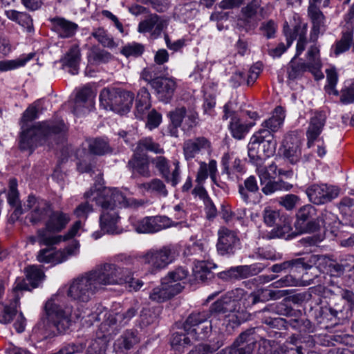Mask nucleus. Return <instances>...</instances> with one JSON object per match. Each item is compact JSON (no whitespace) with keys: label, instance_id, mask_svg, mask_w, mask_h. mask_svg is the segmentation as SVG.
I'll return each instance as SVG.
<instances>
[{"label":"nucleus","instance_id":"dca6fc26","mask_svg":"<svg viewBox=\"0 0 354 354\" xmlns=\"http://www.w3.org/2000/svg\"><path fill=\"white\" fill-rule=\"evenodd\" d=\"M178 223L172 221L165 216H146L133 223L138 233H155L162 230L176 226Z\"/></svg>","mask_w":354,"mask_h":354},{"label":"nucleus","instance_id":"b1692460","mask_svg":"<svg viewBox=\"0 0 354 354\" xmlns=\"http://www.w3.org/2000/svg\"><path fill=\"white\" fill-rule=\"evenodd\" d=\"M246 3V6L241 8V14L246 22H248L258 12L260 8L259 0H222L220 7L223 9H232Z\"/></svg>","mask_w":354,"mask_h":354},{"label":"nucleus","instance_id":"f03ea898","mask_svg":"<svg viewBox=\"0 0 354 354\" xmlns=\"http://www.w3.org/2000/svg\"><path fill=\"white\" fill-rule=\"evenodd\" d=\"M127 272V270L108 261L102 263L72 280L67 289V296L77 303H87L106 286L124 283Z\"/></svg>","mask_w":354,"mask_h":354},{"label":"nucleus","instance_id":"69168bd1","mask_svg":"<svg viewBox=\"0 0 354 354\" xmlns=\"http://www.w3.org/2000/svg\"><path fill=\"white\" fill-rule=\"evenodd\" d=\"M144 52V46L138 43H132L129 44L124 46L122 50L121 53L122 55L128 57H138L141 55Z\"/></svg>","mask_w":354,"mask_h":354},{"label":"nucleus","instance_id":"6e6d98bb","mask_svg":"<svg viewBox=\"0 0 354 354\" xmlns=\"http://www.w3.org/2000/svg\"><path fill=\"white\" fill-rule=\"evenodd\" d=\"M188 274L189 271L187 269L183 266L177 267L173 270L169 271L165 277V281H167L165 283H169L170 280H174V282H179L184 285Z\"/></svg>","mask_w":354,"mask_h":354},{"label":"nucleus","instance_id":"f8f14e48","mask_svg":"<svg viewBox=\"0 0 354 354\" xmlns=\"http://www.w3.org/2000/svg\"><path fill=\"white\" fill-rule=\"evenodd\" d=\"M208 313L205 312L192 313L183 324L184 330L194 341L203 340L207 337L212 330V324L207 321Z\"/></svg>","mask_w":354,"mask_h":354},{"label":"nucleus","instance_id":"0eeeda50","mask_svg":"<svg viewBox=\"0 0 354 354\" xmlns=\"http://www.w3.org/2000/svg\"><path fill=\"white\" fill-rule=\"evenodd\" d=\"M64 295L58 292L46 302V317L42 320L43 328L46 330L52 324L59 333H64L71 326L72 308L64 304Z\"/></svg>","mask_w":354,"mask_h":354},{"label":"nucleus","instance_id":"f704fd0d","mask_svg":"<svg viewBox=\"0 0 354 354\" xmlns=\"http://www.w3.org/2000/svg\"><path fill=\"white\" fill-rule=\"evenodd\" d=\"M139 342L136 332L130 330H126L114 343V351L116 354H124L133 346Z\"/></svg>","mask_w":354,"mask_h":354},{"label":"nucleus","instance_id":"6e6552de","mask_svg":"<svg viewBox=\"0 0 354 354\" xmlns=\"http://www.w3.org/2000/svg\"><path fill=\"white\" fill-rule=\"evenodd\" d=\"M71 221L68 214L62 211L51 210L44 227L37 231L35 236L29 238L32 243L38 242L40 245H53L62 241L63 236L57 234L66 228Z\"/></svg>","mask_w":354,"mask_h":354},{"label":"nucleus","instance_id":"5fc2aeb1","mask_svg":"<svg viewBox=\"0 0 354 354\" xmlns=\"http://www.w3.org/2000/svg\"><path fill=\"white\" fill-rule=\"evenodd\" d=\"M292 268H308V266L305 262L304 258H299L274 264L271 267L270 270L273 272L279 273Z\"/></svg>","mask_w":354,"mask_h":354},{"label":"nucleus","instance_id":"3c124183","mask_svg":"<svg viewBox=\"0 0 354 354\" xmlns=\"http://www.w3.org/2000/svg\"><path fill=\"white\" fill-rule=\"evenodd\" d=\"M88 145L90 153L95 155L102 156L111 151L109 143L105 139H90L88 140Z\"/></svg>","mask_w":354,"mask_h":354},{"label":"nucleus","instance_id":"5701e85b","mask_svg":"<svg viewBox=\"0 0 354 354\" xmlns=\"http://www.w3.org/2000/svg\"><path fill=\"white\" fill-rule=\"evenodd\" d=\"M95 95L89 86L80 89L74 101L73 112L76 115H81L89 112L94 107Z\"/></svg>","mask_w":354,"mask_h":354},{"label":"nucleus","instance_id":"4be33fe9","mask_svg":"<svg viewBox=\"0 0 354 354\" xmlns=\"http://www.w3.org/2000/svg\"><path fill=\"white\" fill-rule=\"evenodd\" d=\"M211 150L210 141L203 136L188 139L183 142V151L185 159L191 160L202 152H209Z\"/></svg>","mask_w":354,"mask_h":354},{"label":"nucleus","instance_id":"4d7b16f0","mask_svg":"<svg viewBox=\"0 0 354 354\" xmlns=\"http://www.w3.org/2000/svg\"><path fill=\"white\" fill-rule=\"evenodd\" d=\"M197 10L192 3L179 5L175 8L174 15L180 19L187 21L192 19L196 14Z\"/></svg>","mask_w":354,"mask_h":354},{"label":"nucleus","instance_id":"473e14b6","mask_svg":"<svg viewBox=\"0 0 354 354\" xmlns=\"http://www.w3.org/2000/svg\"><path fill=\"white\" fill-rule=\"evenodd\" d=\"M286 117L285 111L281 106H277L271 117L264 120L261 124V129L274 135L283 126L284 119Z\"/></svg>","mask_w":354,"mask_h":354},{"label":"nucleus","instance_id":"7c9ffc66","mask_svg":"<svg viewBox=\"0 0 354 354\" xmlns=\"http://www.w3.org/2000/svg\"><path fill=\"white\" fill-rule=\"evenodd\" d=\"M151 160L148 155H142L133 152L132 158L129 160L128 166L132 169L133 172L139 175L149 178L151 175L150 170Z\"/></svg>","mask_w":354,"mask_h":354},{"label":"nucleus","instance_id":"09e8293b","mask_svg":"<svg viewBox=\"0 0 354 354\" xmlns=\"http://www.w3.org/2000/svg\"><path fill=\"white\" fill-rule=\"evenodd\" d=\"M331 260L332 259H330L326 255L313 254L309 257L308 261L305 260L306 263H307L308 268H302L304 270H308L313 266H315L322 272L326 273V270H328L329 268V264Z\"/></svg>","mask_w":354,"mask_h":354},{"label":"nucleus","instance_id":"72a5a7b5","mask_svg":"<svg viewBox=\"0 0 354 354\" xmlns=\"http://www.w3.org/2000/svg\"><path fill=\"white\" fill-rule=\"evenodd\" d=\"M53 30L62 38L72 37L78 29V25L63 17H55L50 19Z\"/></svg>","mask_w":354,"mask_h":354},{"label":"nucleus","instance_id":"412c9836","mask_svg":"<svg viewBox=\"0 0 354 354\" xmlns=\"http://www.w3.org/2000/svg\"><path fill=\"white\" fill-rule=\"evenodd\" d=\"M240 241L236 234L226 227H221L218 232L216 249L219 254L230 256L239 248Z\"/></svg>","mask_w":354,"mask_h":354},{"label":"nucleus","instance_id":"c85d7f7f","mask_svg":"<svg viewBox=\"0 0 354 354\" xmlns=\"http://www.w3.org/2000/svg\"><path fill=\"white\" fill-rule=\"evenodd\" d=\"M315 213V209L311 205H306L301 207L297 214L295 226L301 232L314 231L317 230V225L315 222L310 221Z\"/></svg>","mask_w":354,"mask_h":354},{"label":"nucleus","instance_id":"bb28decb","mask_svg":"<svg viewBox=\"0 0 354 354\" xmlns=\"http://www.w3.org/2000/svg\"><path fill=\"white\" fill-rule=\"evenodd\" d=\"M326 121V115L323 111H316L310 118L306 131L307 146L310 148L322 132Z\"/></svg>","mask_w":354,"mask_h":354},{"label":"nucleus","instance_id":"7ed1b4c3","mask_svg":"<svg viewBox=\"0 0 354 354\" xmlns=\"http://www.w3.org/2000/svg\"><path fill=\"white\" fill-rule=\"evenodd\" d=\"M84 197L101 207V231L108 234L120 233L117 226L120 220L117 207H127L135 203L133 198H128L118 189L111 187H91L84 194Z\"/></svg>","mask_w":354,"mask_h":354},{"label":"nucleus","instance_id":"c9c22d12","mask_svg":"<svg viewBox=\"0 0 354 354\" xmlns=\"http://www.w3.org/2000/svg\"><path fill=\"white\" fill-rule=\"evenodd\" d=\"M8 203L14 208V212L11 215L13 219H17L19 216L24 213L19 198V192L17 190V181L15 178H12L9 181V190L7 196Z\"/></svg>","mask_w":354,"mask_h":354},{"label":"nucleus","instance_id":"ddd939ff","mask_svg":"<svg viewBox=\"0 0 354 354\" xmlns=\"http://www.w3.org/2000/svg\"><path fill=\"white\" fill-rule=\"evenodd\" d=\"M217 174V162L215 160H211L209 163L201 161L199 162V168L197 171L196 182L197 185L192 191V194L195 196H198L203 202L209 198L208 194L203 187L209 175L212 182L216 183Z\"/></svg>","mask_w":354,"mask_h":354},{"label":"nucleus","instance_id":"9b49d317","mask_svg":"<svg viewBox=\"0 0 354 354\" xmlns=\"http://www.w3.org/2000/svg\"><path fill=\"white\" fill-rule=\"evenodd\" d=\"M277 141L274 135L259 130L250 138L248 144V156L254 163L272 156L276 149Z\"/></svg>","mask_w":354,"mask_h":354},{"label":"nucleus","instance_id":"a878e982","mask_svg":"<svg viewBox=\"0 0 354 354\" xmlns=\"http://www.w3.org/2000/svg\"><path fill=\"white\" fill-rule=\"evenodd\" d=\"M301 142L297 135L287 134L283 142V155L291 164L297 163L301 156Z\"/></svg>","mask_w":354,"mask_h":354},{"label":"nucleus","instance_id":"58836bf2","mask_svg":"<svg viewBox=\"0 0 354 354\" xmlns=\"http://www.w3.org/2000/svg\"><path fill=\"white\" fill-rule=\"evenodd\" d=\"M146 151L152 152L156 154H162L165 150L160 145L155 142L151 137H145L138 142L134 152L142 155H147L145 153Z\"/></svg>","mask_w":354,"mask_h":354},{"label":"nucleus","instance_id":"e2e57ef3","mask_svg":"<svg viewBox=\"0 0 354 354\" xmlns=\"http://www.w3.org/2000/svg\"><path fill=\"white\" fill-rule=\"evenodd\" d=\"M16 314V307L4 305L2 303L0 304V323L4 324L10 323Z\"/></svg>","mask_w":354,"mask_h":354},{"label":"nucleus","instance_id":"c03bdc74","mask_svg":"<svg viewBox=\"0 0 354 354\" xmlns=\"http://www.w3.org/2000/svg\"><path fill=\"white\" fill-rule=\"evenodd\" d=\"M138 187L142 192L156 193L164 197L168 195L165 183L158 178H154L149 182L138 184Z\"/></svg>","mask_w":354,"mask_h":354},{"label":"nucleus","instance_id":"aec40b11","mask_svg":"<svg viewBox=\"0 0 354 354\" xmlns=\"http://www.w3.org/2000/svg\"><path fill=\"white\" fill-rule=\"evenodd\" d=\"M151 163L154 165L158 170L162 178L167 183H170L173 187H176L180 181V162L177 159L173 160L174 169L172 172L169 171V161L162 156H156L151 160Z\"/></svg>","mask_w":354,"mask_h":354},{"label":"nucleus","instance_id":"39448f33","mask_svg":"<svg viewBox=\"0 0 354 354\" xmlns=\"http://www.w3.org/2000/svg\"><path fill=\"white\" fill-rule=\"evenodd\" d=\"M67 131L64 120L55 118L52 120L39 122L32 127L23 130L20 147L24 150H32L39 145H50L52 140Z\"/></svg>","mask_w":354,"mask_h":354},{"label":"nucleus","instance_id":"a19ab883","mask_svg":"<svg viewBox=\"0 0 354 354\" xmlns=\"http://www.w3.org/2000/svg\"><path fill=\"white\" fill-rule=\"evenodd\" d=\"M353 40V32L352 30H346L342 32L341 39L332 46L330 55L339 56L340 54L347 51Z\"/></svg>","mask_w":354,"mask_h":354},{"label":"nucleus","instance_id":"a211bd4d","mask_svg":"<svg viewBox=\"0 0 354 354\" xmlns=\"http://www.w3.org/2000/svg\"><path fill=\"white\" fill-rule=\"evenodd\" d=\"M136 259V258L135 257L125 253L117 254L110 259L108 263L115 264L118 268L128 271L126 274L127 279H125V281L121 284H114L113 286H123L129 283V286L135 290H138L142 288L143 282L133 277L135 270H133V268L129 267L134 264Z\"/></svg>","mask_w":354,"mask_h":354},{"label":"nucleus","instance_id":"603ef678","mask_svg":"<svg viewBox=\"0 0 354 354\" xmlns=\"http://www.w3.org/2000/svg\"><path fill=\"white\" fill-rule=\"evenodd\" d=\"M26 279L33 288L39 286L44 279V272L37 266H30L25 270Z\"/></svg>","mask_w":354,"mask_h":354},{"label":"nucleus","instance_id":"37998d69","mask_svg":"<svg viewBox=\"0 0 354 354\" xmlns=\"http://www.w3.org/2000/svg\"><path fill=\"white\" fill-rule=\"evenodd\" d=\"M35 56L34 53L23 55L15 59H6L0 61V73L15 70L24 66L28 62Z\"/></svg>","mask_w":354,"mask_h":354},{"label":"nucleus","instance_id":"a18cd8bd","mask_svg":"<svg viewBox=\"0 0 354 354\" xmlns=\"http://www.w3.org/2000/svg\"><path fill=\"white\" fill-rule=\"evenodd\" d=\"M216 268V265L209 261H196L194 263L193 272L196 279L205 281L211 275L212 269Z\"/></svg>","mask_w":354,"mask_h":354},{"label":"nucleus","instance_id":"4468645a","mask_svg":"<svg viewBox=\"0 0 354 354\" xmlns=\"http://www.w3.org/2000/svg\"><path fill=\"white\" fill-rule=\"evenodd\" d=\"M25 209L30 211L27 216L30 223L37 225L46 222L52 210V207L50 204L46 201L30 195L26 201Z\"/></svg>","mask_w":354,"mask_h":354},{"label":"nucleus","instance_id":"cd10ccee","mask_svg":"<svg viewBox=\"0 0 354 354\" xmlns=\"http://www.w3.org/2000/svg\"><path fill=\"white\" fill-rule=\"evenodd\" d=\"M176 82L171 78L157 77L151 82V86L156 91L158 99L167 103L176 89Z\"/></svg>","mask_w":354,"mask_h":354},{"label":"nucleus","instance_id":"393cba45","mask_svg":"<svg viewBox=\"0 0 354 354\" xmlns=\"http://www.w3.org/2000/svg\"><path fill=\"white\" fill-rule=\"evenodd\" d=\"M167 26V19L153 14L139 23L138 31L140 33L151 32L152 37L157 38Z\"/></svg>","mask_w":354,"mask_h":354},{"label":"nucleus","instance_id":"f3484780","mask_svg":"<svg viewBox=\"0 0 354 354\" xmlns=\"http://www.w3.org/2000/svg\"><path fill=\"white\" fill-rule=\"evenodd\" d=\"M263 221L268 226L276 225L271 230L269 239L283 238L290 231V225L286 222V218L281 216L279 210L267 207L263 212Z\"/></svg>","mask_w":354,"mask_h":354},{"label":"nucleus","instance_id":"864d4df0","mask_svg":"<svg viewBox=\"0 0 354 354\" xmlns=\"http://www.w3.org/2000/svg\"><path fill=\"white\" fill-rule=\"evenodd\" d=\"M192 342L193 340L190 335H187L186 332L183 330V332H175L172 334L171 346L174 350L180 352L182 348L189 345Z\"/></svg>","mask_w":354,"mask_h":354},{"label":"nucleus","instance_id":"c756f323","mask_svg":"<svg viewBox=\"0 0 354 354\" xmlns=\"http://www.w3.org/2000/svg\"><path fill=\"white\" fill-rule=\"evenodd\" d=\"M308 15L312 23L310 40L317 41L319 33L325 30L326 18L319 7L308 6Z\"/></svg>","mask_w":354,"mask_h":354},{"label":"nucleus","instance_id":"9d476101","mask_svg":"<svg viewBox=\"0 0 354 354\" xmlns=\"http://www.w3.org/2000/svg\"><path fill=\"white\" fill-rule=\"evenodd\" d=\"M133 99V93L120 88H104L100 94V106L120 115L130 111Z\"/></svg>","mask_w":354,"mask_h":354},{"label":"nucleus","instance_id":"4c0bfd02","mask_svg":"<svg viewBox=\"0 0 354 354\" xmlns=\"http://www.w3.org/2000/svg\"><path fill=\"white\" fill-rule=\"evenodd\" d=\"M150 106V94L146 88H142L138 93L136 100V117L138 119L143 120L147 115Z\"/></svg>","mask_w":354,"mask_h":354},{"label":"nucleus","instance_id":"338daca9","mask_svg":"<svg viewBox=\"0 0 354 354\" xmlns=\"http://www.w3.org/2000/svg\"><path fill=\"white\" fill-rule=\"evenodd\" d=\"M338 221V218L337 215L332 213L331 212L324 210L322 212L321 215L318 218V225L320 223L324 227H328L335 225V223Z\"/></svg>","mask_w":354,"mask_h":354},{"label":"nucleus","instance_id":"6ab92c4d","mask_svg":"<svg viewBox=\"0 0 354 354\" xmlns=\"http://www.w3.org/2000/svg\"><path fill=\"white\" fill-rule=\"evenodd\" d=\"M263 322L268 326L266 330L268 333V336L274 337H277L278 336L280 337L281 333L271 329L281 330L286 328L287 324H289V325L292 328L299 330V331H305L306 328H307L310 324V322L307 319L298 318L290 319L287 321L286 319L279 317H265L263 320Z\"/></svg>","mask_w":354,"mask_h":354},{"label":"nucleus","instance_id":"0e129e2a","mask_svg":"<svg viewBox=\"0 0 354 354\" xmlns=\"http://www.w3.org/2000/svg\"><path fill=\"white\" fill-rule=\"evenodd\" d=\"M86 348L84 342H72L63 346L59 351V354H75L82 353Z\"/></svg>","mask_w":354,"mask_h":354},{"label":"nucleus","instance_id":"774afa93","mask_svg":"<svg viewBox=\"0 0 354 354\" xmlns=\"http://www.w3.org/2000/svg\"><path fill=\"white\" fill-rule=\"evenodd\" d=\"M185 115L186 109L185 107H178L168 113L171 123L176 127H180L184 122Z\"/></svg>","mask_w":354,"mask_h":354},{"label":"nucleus","instance_id":"e433bc0d","mask_svg":"<svg viewBox=\"0 0 354 354\" xmlns=\"http://www.w3.org/2000/svg\"><path fill=\"white\" fill-rule=\"evenodd\" d=\"M37 259L40 263L56 265L66 261L67 257L63 251H54L50 248H45L39 251Z\"/></svg>","mask_w":354,"mask_h":354},{"label":"nucleus","instance_id":"052dcab7","mask_svg":"<svg viewBox=\"0 0 354 354\" xmlns=\"http://www.w3.org/2000/svg\"><path fill=\"white\" fill-rule=\"evenodd\" d=\"M91 35L104 47L111 48L114 46L113 38L102 28L93 30Z\"/></svg>","mask_w":354,"mask_h":354},{"label":"nucleus","instance_id":"2eb2a0df","mask_svg":"<svg viewBox=\"0 0 354 354\" xmlns=\"http://www.w3.org/2000/svg\"><path fill=\"white\" fill-rule=\"evenodd\" d=\"M305 193L310 202L315 205H324L330 202L339 195V189L327 184L314 183L308 185Z\"/></svg>","mask_w":354,"mask_h":354},{"label":"nucleus","instance_id":"49530a36","mask_svg":"<svg viewBox=\"0 0 354 354\" xmlns=\"http://www.w3.org/2000/svg\"><path fill=\"white\" fill-rule=\"evenodd\" d=\"M178 289L174 288L173 290H169L166 287H165L161 281V284L156 288H154L152 291L149 294V298L151 300L160 303L163 302L171 297H174L176 295V291Z\"/></svg>","mask_w":354,"mask_h":354},{"label":"nucleus","instance_id":"423d86ee","mask_svg":"<svg viewBox=\"0 0 354 354\" xmlns=\"http://www.w3.org/2000/svg\"><path fill=\"white\" fill-rule=\"evenodd\" d=\"M138 310V306L135 304L123 312L110 313L106 308L102 305H97L93 310H88V313L84 312L83 315H77V317L84 319L85 322L90 325L95 322L102 321L100 330L103 333L110 335L118 327L127 325L136 315Z\"/></svg>","mask_w":354,"mask_h":354},{"label":"nucleus","instance_id":"ea45409f","mask_svg":"<svg viewBox=\"0 0 354 354\" xmlns=\"http://www.w3.org/2000/svg\"><path fill=\"white\" fill-rule=\"evenodd\" d=\"M306 351L301 338L293 335L281 346L279 354H305Z\"/></svg>","mask_w":354,"mask_h":354},{"label":"nucleus","instance_id":"f257e3e1","mask_svg":"<svg viewBox=\"0 0 354 354\" xmlns=\"http://www.w3.org/2000/svg\"><path fill=\"white\" fill-rule=\"evenodd\" d=\"M282 295L268 289H257L248 292L243 288H236L227 292L210 307L211 316L223 322L227 330L239 326L248 319L246 309L258 302L269 299H277Z\"/></svg>","mask_w":354,"mask_h":354},{"label":"nucleus","instance_id":"bf43d9fd","mask_svg":"<svg viewBox=\"0 0 354 354\" xmlns=\"http://www.w3.org/2000/svg\"><path fill=\"white\" fill-rule=\"evenodd\" d=\"M292 185L288 183L283 181H268L265 186L262 188V192L266 194L270 195L278 190H290Z\"/></svg>","mask_w":354,"mask_h":354},{"label":"nucleus","instance_id":"2f4dec72","mask_svg":"<svg viewBox=\"0 0 354 354\" xmlns=\"http://www.w3.org/2000/svg\"><path fill=\"white\" fill-rule=\"evenodd\" d=\"M81 59V53L77 44L70 47L66 54L61 58L60 62L63 68H68V72L72 75L78 73L79 64Z\"/></svg>","mask_w":354,"mask_h":354},{"label":"nucleus","instance_id":"13d9d810","mask_svg":"<svg viewBox=\"0 0 354 354\" xmlns=\"http://www.w3.org/2000/svg\"><path fill=\"white\" fill-rule=\"evenodd\" d=\"M277 167L272 163L268 167H259L257 169L259 178L261 185L266 184L274 178L277 174Z\"/></svg>","mask_w":354,"mask_h":354},{"label":"nucleus","instance_id":"79ce46f5","mask_svg":"<svg viewBox=\"0 0 354 354\" xmlns=\"http://www.w3.org/2000/svg\"><path fill=\"white\" fill-rule=\"evenodd\" d=\"M259 190L257 180L254 176H250L244 180L243 185H239V193L242 200L248 203L250 202L252 194H255Z\"/></svg>","mask_w":354,"mask_h":354},{"label":"nucleus","instance_id":"de8ad7c7","mask_svg":"<svg viewBox=\"0 0 354 354\" xmlns=\"http://www.w3.org/2000/svg\"><path fill=\"white\" fill-rule=\"evenodd\" d=\"M251 124L242 122L239 118H233L230 122L229 129L233 138L237 140L243 139L249 132Z\"/></svg>","mask_w":354,"mask_h":354},{"label":"nucleus","instance_id":"680f3d73","mask_svg":"<svg viewBox=\"0 0 354 354\" xmlns=\"http://www.w3.org/2000/svg\"><path fill=\"white\" fill-rule=\"evenodd\" d=\"M326 80L327 84L325 86V89L328 94L338 95L337 90L335 89L337 83V74L334 68L327 69L326 71Z\"/></svg>","mask_w":354,"mask_h":354},{"label":"nucleus","instance_id":"1a4fd4ad","mask_svg":"<svg viewBox=\"0 0 354 354\" xmlns=\"http://www.w3.org/2000/svg\"><path fill=\"white\" fill-rule=\"evenodd\" d=\"M178 254L176 245H167L147 250L139 254L138 259L150 274H156L173 263Z\"/></svg>","mask_w":354,"mask_h":354},{"label":"nucleus","instance_id":"20e7f679","mask_svg":"<svg viewBox=\"0 0 354 354\" xmlns=\"http://www.w3.org/2000/svg\"><path fill=\"white\" fill-rule=\"evenodd\" d=\"M307 27V24L305 23H298L295 26L293 30L290 29L287 23L283 26V32L286 40H288V46H290L293 41L297 39L296 54L290 62L288 68V77L291 80L301 76L308 70L313 73L319 71L322 68L319 48L315 44L312 45L307 51V63L296 61V58L303 53L306 48Z\"/></svg>","mask_w":354,"mask_h":354},{"label":"nucleus","instance_id":"8fccbe9b","mask_svg":"<svg viewBox=\"0 0 354 354\" xmlns=\"http://www.w3.org/2000/svg\"><path fill=\"white\" fill-rule=\"evenodd\" d=\"M107 342L106 334L92 339L85 354H104L107 348Z\"/></svg>","mask_w":354,"mask_h":354}]
</instances>
